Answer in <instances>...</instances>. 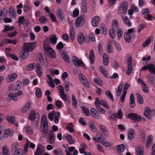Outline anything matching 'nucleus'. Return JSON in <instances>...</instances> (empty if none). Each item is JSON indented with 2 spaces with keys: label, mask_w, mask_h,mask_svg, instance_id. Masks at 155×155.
Instances as JSON below:
<instances>
[{
  "label": "nucleus",
  "mask_w": 155,
  "mask_h": 155,
  "mask_svg": "<svg viewBox=\"0 0 155 155\" xmlns=\"http://www.w3.org/2000/svg\"><path fill=\"white\" fill-rule=\"evenodd\" d=\"M41 131L44 134H47L49 130L48 122L45 116H43L41 118Z\"/></svg>",
  "instance_id": "f257e3e1"
},
{
  "label": "nucleus",
  "mask_w": 155,
  "mask_h": 155,
  "mask_svg": "<svg viewBox=\"0 0 155 155\" xmlns=\"http://www.w3.org/2000/svg\"><path fill=\"white\" fill-rule=\"evenodd\" d=\"M128 6V4L127 2H123L118 8L117 12L119 14H125L127 10Z\"/></svg>",
  "instance_id": "f03ea898"
},
{
  "label": "nucleus",
  "mask_w": 155,
  "mask_h": 155,
  "mask_svg": "<svg viewBox=\"0 0 155 155\" xmlns=\"http://www.w3.org/2000/svg\"><path fill=\"white\" fill-rule=\"evenodd\" d=\"M71 61L72 63L76 67H79V66L84 67V68L86 69L85 67H84V64L81 60L79 59L76 56H74L72 57Z\"/></svg>",
  "instance_id": "7ed1b4c3"
},
{
  "label": "nucleus",
  "mask_w": 155,
  "mask_h": 155,
  "mask_svg": "<svg viewBox=\"0 0 155 155\" xmlns=\"http://www.w3.org/2000/svg\"><path fill=\"white\" fill-rule=\"evenodd\" d=\"M35 46V43H27L24 44L22 51L27 52L31 51Z\"/></svg>",
  "instance_id": "20e7f679"
},
{
  "label": "nucleus",
  "mask_w": 155,
  "mask_h": 155,
  "mask_svg": "<svg viewBox=\"0 0 155 155\" xmlns=\"http://www.w3.org/2000/svg\"><path fill=\"white\" fill-rule=\"evenodd\" d=\"M141 70L143 71L148 70L150 73L155 74V67L153 64H150L144 66L141 68Z\"/></svg>",
  "instance_id": "39448f33"
},
{
  "label": "nucleus",
  "mask_w": 155,
  "mask_h": 155,
  "mask_svg": "<svg viewBox=\"0 0 155 155\" xmlns=\"http://www.w3.org/2000/svg\"><path fill=\"white\" fill-rule=\"evenodd\" d=\"M128 117L129 118L134 120L135 122L140 121L142 119L140 116L134 113L129 114L128 115Z\"/></svg>",
  "instance_id": "423d86ee"
},
{
  "label": "nucleus",
  "mask_w": 155,
  "mask_h": 155,
  "mask_svg": "<svg viewBox=\"0 0 155 155\" xmlns=\"http://www.w3.org/2000/svg\"><path fill=\"white\" fill-rule=\"evenodd\" d=\"M145 116L149 119H151V117L155 115V112L154 110H152L149 108H146L144 112Z\"/></svg>",
  "instance_id": "0eeeda50"
},
{
  "label": "nucleus",
  "mask_w": 155,
  "mask_h": 155,
  "mask_svg": "<svg viewBox=\"0 0 155 155\" xmlns=\"http://www.w3.org/2000/svg\"><path fill=\"white\" fill-rule=\"evenodd\" d=\"M38 117V120H39V114L38 113L36 112L35 110H32L30 114L29 119L31 120H37V118Z\"/></svg>",
  "instance_id": "6e6552de"
},
{
  "label": "nucleus",
  "mask_w": 155,
  "mask_h": 155,
  "mask_svg": "<svg viewBox=\"0 0 155 155\" xmlns=\"http://www.w3.org/2000/svg\"><path fill=\"white\" fill-rule=\"evenodd\" d=\"M44 50L45 51L47 54L51 57L55 58V53L53 49L50 47L48 46L47 47H44Z\"/></svg>",
  "instance_id": "1a4fd4ad"
},
{
  "label": "nucleus",
  "mask_w": 155,
  "mask_h": 155,
  "mask_svg": "<svg viewBox=\"0 0 155 155\" xmlns=\"http://www.w3.org/2000/svg\"><path fill=\"white\" fill-rule=\"evenodd\" d=\"M45 151V147L41 145L38 146L35 155H43Z\"/></svg>",
  "instance_id": "9d476101"
},
{
  "label": "nucleus",
  "mask_w": 155,
  "mask_h": 155,
  "mask_svg": "<svg viewBox=\"0 0 155 155\" xmlns=\"http://www.w3.org/2000/svg\"><path fill=\"white\" fill-rule=\"evenodd\" d=\"M98 133H99V135L100 134V137H98L97 138L98 140L106 147L110 146V143L108 142H106L104 140V137H103L102 134L100 132Z\"/></svg>",
  "instance_id": "9b49d317"
},
{
  "label": "nucleus",
  "mask_w": 155,
  "mask_h": 155,
  "mask_svg": "<svg viewBox=\"0 0 155 155\" xmlns=\"http://www.w3.org/2000/svg\"><path fill=\"white\" fill-rule=\"evenodd\" d=\"M79 77L81 83L85 86L87 88H89L90 86L85 76L83 74H80L79 75Z\"/></svg>",
  "instance_id": "f8f14e48"
},
{
  "label": "nucleus",
  "mask_w": 155,
  "mask_h": 155,
  "mask_svg": "<svg viewBox=\"0 0 155 155\" xmlns=\"http://www.w3.org/2000/svg\"><path fill=\"white\" fill-rule=\"evenodd\" d=\"M55 137L53 132L52 130L50 131L49 133L48 136V142L50 144H53L54 141Z\"/></svg>",
  "instance_id": "ddd939ff"
},
{
  "label": "nucleus",
  "mask_w": 155,
  "mask_h": 155,
  "mask_svg": "<svg viewBox=\"0 0 155 155\" xmlns=\"http://www.w3.org/2000/svg\"><path fill=\"white\" fill-rule=\"evenodd\" d=\"M77 38L80 44L82 45L84 43L85 40V37L82 33L80 32L78 33Z\"/></svg>",
  "instance_id": "4468645a"
},
{
  "label": "nucleus",
  "mask_w": 155,
  "mask_h": 155,
  "mask_svg": "<svg viewBox=\"0 0 155 155\" xmlns=\"http://www.w3.org/2000/svg\"><path fill=\"white\" fill-rule=\"evenodd\" d=\"M18 77L17 74L14 73L8 76L6 78V81L9 83L11 82L15 81Z\"/></svg>",
  "instance_id": "2eb2a0df"
},
{
  "label": "nucleus",
  "mask_w": 155,
  "mask_h": 155,
  "mask_svg": "<svg viewBox=\"0 0 155 155\" xmlns=\"http://www.w3.org/2000/svg\"><path fill=\"white\" fill-rule=\"evenodd\" d=\"M57 15L58 19L60 21H62L64 19V16L63 12L61 9L57 10Z\"/></svg>",
  "instance_id": "dca6fc26"
},
{
  "label": "nucleus",
  "mask_w": 155,
  "mask_h": 155,
  "mask_svg": "<svg viewBox=\"0 0 155 155\" xmlns=\"http://www.w3.org/2000/svg\"><path fill=\"white\" fill-rule=\"evenodd\" d=\"M100 21V18L98 16L94 17L91 20L92 25L94 27H96L98 25Z\"/></svg>",
  "instance_id": "f3484780"
},
{
  "label": "nucleus",
  "mask_w": 155,
  "mask_h": 155,
  "mask_svg": "<svg viewBox=\"0 0 155 155\" xmlns=\"http://www.w3.org/2000/svg\"><path fill=\"white\" fill-rule=\"evenodd\" d=\"M130 102L129 105L131 108H133L135 107V102L134 101V94L132 93L130 97Z\"/></svg>",
  "instance_id": "a211bd4d"
},
{
  "label": "nucleus",
  "mask_w": 155,
  "mask_h": 155,
  "mask_svg": "<svg viewBox=\"0 0 155 155\" xmlns=\"http://www.w3.org/2000/svg\"><path fill=\"white\" fill-rule=\"evenodd\" d=\"M121 17L123 21L125 24L129 27H130L132 25V23L130 22V20L126 16L123 15H122Z\"/></svg>",
  "instance_id": "6ab92c4d"
},
{
  "label": "nucleus",
  "mask_w": 155,
  "mask_h": 155,
  "mask_svg": "<svg viewBox=\"0 0 155 155\" xmlns=\"http://www.w3.org/2000/svg\"><path fill=\"white\" fill-rule=\"evenodd\" d=\"M61 56L62 57L63 59L67 63H69L70 61L68 58V55L66 52H64L63 51H61L60 52Z\"/></svg>",
  "instance_id": "aec40b11"
},
{
  "label": "nucleus",
  "mask_w": 155,
  "mask_h": 155,
  "mask_svg": "<svg viewBox=\"0 0 155 155\" xmlns=\"http://www.w3.org/2000/svg\"><path fill=\"white\" fill-rule=\"evenodd\" d=\"M87 2L85 0H83L82 2L81 9V11L84 14L87 12V9L86 6Z\"/></svg>",
  "instance_id": "412c9836"
},
{
  "label": "nucleus",
  "mask_w": 155,
  "mask_h": 155,
  "mask_svg": "<svg viewBox=\"0 0 155 155\" xmlns=\"http://www.w3.org/2000/svg\"><path fill=\"white\" fill-rule=\"evenodd\" d=\"M57 38L55 35H51L49 37V40L50 42L53 45L56 44Z\"/></svg>",
  "instance_id": "4be33fe9"
},
{
  "label": "nucleus",
  "mask_w": 155,
  "mask_h": 155,
  "mask_svg": "<svg viewBox=\"0 0 155 155\" xmlns=\"http://www.w3.org/2000/svg\"><path fill=\"white\" fill-rule=\"evenodd\" d=\"M135 131L133 129L131 130L128 133V138L129 140H132L135 137Z\"/></svg>",
  "instance_id": "5701e85b"
},
{
  "label": "nucleus",
  "mask_w": 155,
  "mask_h": 155,
  "mask_svg": "<svg viewBox=\"0 0 155 155\" xmlns=\"http://www.w3.org/2000/svg\"><path fill=\"white\" fill-rule=\"evenodd\" d=\"M75 35L74 28L73 27H71L69 31V36L71 39L72 41L74 40Z\"/></svg>",
  "instance_id": "b1692460"
},
{
  "label": "nucleus",
  "mask_w": 155,
  "mask_h": 155,
  "mask_svg": "<svg viewBox=\"0 0 155 155\" xmlns=\"http://www.w3.org/2000/svg\"><path fill=\"white\" fill-rule=\"evenodd\" d=\"M9 13L10 17L13 18H15L16 17V13L14 8L11 7L9 8Z\"/></svg>",
  "instance_id": "393cba45"
},
{
  "label": "nucleus",
  "mask_w": 155,
  "mask_h": 155,
  "mask_svg": "<svg viewBox=\"0 0 155 155\" xmlns=\"http://www.w3.org/2000/svg\"><path fill=\"white\" fill-rule=\"evenodd\" d=\"M91 115L94 117L98 119L100 118V115L96 111L95 109L94 108H92L91 110Z\"/></svg>",
  "instance_id": "a878e982"
},
{
  "label": "nucleus",
  "mask_w": 155,
  "mask_h": 155,
  "mask_svg": "<svg viewBox=\"0 0 155 155\" xmlns=\"http://www.w3.org/2000/svg\"><path fill=\"white\" fill-rule=\"evenodd\" d=\"M144 150L143 147L138 146L136 149L137 155H143Z\"/></svg>",
  "instance_id": "bb28decb"
},
{
  "label": "nucleus",
  "mask_w": 155,
  "mask_h": 155,
  "mask_svg": "<svg viewBox=\"0 0 155 155\" xmlns=\"http://www.w3.org/2000/svg\"><path fill=\"white\" fill-rule=\"evenodd\" d=\"M147 81L150 84L153 85L154 83V77L153 76L151 75H149L147 77Z\"/></svg>",
  "instance_id": "cd10ccee"
},
{
  "label": "nucleus",
  "mask_w": 155,
  "mask_h": 155,
  "mask_svg": "<svg viewBox=\"0 0 155 155\" xmlns=\"http://www.w3.org/2000/svg\"><path fill=\"white\" fill-rule=\"evenodd\" d=\"M36 72L38 76L41 77L42 75V69L39 64L37 65Z\"/></svg>",
  "instance_id": "c85d7f7f"
},
{
  "label": "nucleus",
  "mask_w": 155,
  "mask_h": 155,
  "mask_svg": "<svg viewBox=\"0 0 155 155\" xmlns=\"http://www.w3.org/2000/svg\"><path fill=\"white\" fill-rule=\"evenodd\" d=\"M39 21L41 24H45L48 21V19L45 16L41 15L39 18Z\"/></svg>",
  "instance_id": "c756f323"
},
{
  "label": "nucleus",
  "mask_w": 155,
  "mask_h": 155,
  "mask_svg": "<svg viewBox=\"0 0 155 155\" xmlns=\"http://www.w3.org/2000/svg\"><path fill=\"white\" fill-rule=\"evenodd\" d=\"M123 87V84L121 83L119 86L116 91V95L118 97L120 96Z\"/></svg>",
  "instance_id": "7c9ffc66"
},
{
  "label": "nucleus",
  "mask_w": 155,
  "mask_h": 155,
  "mask_svg": "<svg viewBox=\"0 0 155 155\" xmlns=\"http://www.w3.org/2000/svg\"><path fill=\"white\" fill-rule=\"evenodd\" d=\"M148 140L146 141V147L147 148L149 147L150 146L151 143L153 140V136L151 135H149L148 136Z\"/></svg>",
  "instance_id": "2f4dec72"
},
{
  "label": "nucleus",
  "mask_w": 155,
  "mask_h": 155,
  "mask_svg": "<svg viewBox=\"0 0 155 155\" xmlns=\"http://www.w3.org/2000/svg\"><path fill=\"white\" fill-rule=\"evenodd\" d=\"M82 17L81 16H79L76 19L75 21V26L77 27H79L82 21Z\"/></svg>",
  "instance_id": "473e14b6"
},
{
  "label": "nucleus",
  "mask_w": 155,
  "mask_h": 155,
  "mask_svg": "<svg viewBox=\"0 0 155 155\" xmlns=\"http://www.w3.org/2000/svg\"><path fill=\"white\" fill-rule=\"evenodd\" d=\"M5 28L3 30V32L6 33L9 31H10L15 29L13 26L10 27L9 25H5Z\"/></svg>",
  "instance_id": "72a5a7b5"
},
{
  "label": "nucleus",
  "mask_w": 155,
  "mask_h": 155,
  "mask_svg": "<svg viewBox=\"0 0 155 155\" xmlns=\"http://www.w3.org/2000/svg\"><path fill=\"white\" fill-rule=\"evenodd\" d=\"M89 127L92 131L95 132L97 131V128L94 125V122L92 121H91L89 123Z\"/></svg>",
  "instance_id": "f704fd0d"
},
{
  "label": "nucleus",
  "mask_w": 155,
  "mask_h": 155,
  "mask_svg": "<svg viewBox=\"0 0 155 155\" xmlns=\"http://www.w3.org/2000/svg\"><path fill=\"white\" fill-rule=\"evenodd\" d=\"M30 103L29 102H27L21 110L22 113H24L27 111L29 109Z\"/></svg>",
  "instance_id": "c9c22d12"
},
{
  "label": "nucleus",
  "mask_w": 155,
  "mask_h": 155,
  "mask_svg": "<svg viewBox=\"0 0 155 155\" xmlns=\"http://www.w3.org/2000/svg\"><path fill=\"white\" fill-rule=\"evenodd\" d=\"M108 56L106 54L104 53L103 56V63L105 65H108L109 63V61L108 59Z\"/></svg>",
  "instance_id": "e433bc0d"
},
{
  "label": "nucleus",
  "mask_w": 155,
  "mask_h": 155,
  "mask_svg": "<svg viewBox=\"0 0 155 155\" xmlns=\"http://www.w3.org/2000/svg\"><path fill=\"white\" fill-rule=\"evenodd\" d=\"M90 59L91 62V64L94 61V55L93 50H91L90 51Z\"/></svg>",
  "instance_id": "4c0bfd02"
},
{
  "label": "nucleus",
  "mask_w": 155,
  "mask_h": 155,
  "mask_svg": "<svg viewBox=\"0 0 155 155\" xmlns=\"http://www.w3.org/2000/svg\"><path fill=\"white\" fill-rule=\"evenodd\" d=\"M124 38L126 42L129 43L130 42L131 38L130 35L128 34L127 33L125 32L124 34Z\"/></svg>",
  "instance_id": "58836bf2"
},
{
  "label": "nucleus",
  "mask_w": 155,
  "mask_h": 155,
  "mask_svg": "<svg viewBox=\"0 0 155 155\" xmlns=\"http://www.w3.org/2000/svg\"><path fill=\"white\" fill-rule=\"evenodd\" d=\"M109 33L110 37L113 39L116 36V31L115 30V29L111 28L109 31Z\"/></svg>",
  "instance_id": "ea45409f"
},
{
  "label": "nucleus",
  "mask_w": 155,
  "mask_h": 155,
  "mask_svg": "<svg viewBox=\"0 0 155 155\" xmlns=\"http://www.w3.org/2000/svg\"><path fill=\"white\" fill-rule=\"evenodd\" d=\"M114 116L118 119H121L122 117L121 110V109H119L117 113H114Z\"/></svg>",
  "instance_id": "a19ab883"
},
{
  "label": "nucleus",
  "mask_w": 155,
  "mask_h": 155,
  "mask_svg": "<svg viewBox=\"0 0 155 155\" xmlns=\"http://www.w3.org/2000/svg\"><path fill=\"white\" fill-rule=\"evenodd\" d=\"M21 82L20 81H17L15 86V87H16V88H14L13 89V91H16L18 89H20L21 87Z\"/></svg>",
  "instance_id": "79ce46f5"
},
{
  "label": "nucleus",
  "mask_w": 155,
  "mask_h": 155,
  "mask_svg": "<svg viewBox=\"0 0 155 155\" xmlns=\"http://www.w3.org/2000/svg\"><path fill=\"white\" fill-rule=\"evenodd\" d=\"M37 60L38 62V64H42L43 62V57L41 53L38 54L37 56Z\"/></svg>",
  "instance_id": "37998d69"
},
{
  "label": "nucleus",
  "mask_w": 155,
  "mask_h": 155,
  "mask_svg": "<svg viewBox=\"0 0 155 155\" xmlns=\"http://www.w3.org/2000/svg\"><path fill=\"white\" fill-rule=\"evenodd\" d=\"M81 109L83 113L86 116H89L90 115L89 110L87 108L84 106H82Z\"/></svg>",
  "instance_id": "c03bdc74"
},
{
  "label": "nucleus",
  "mask_w": 155,
  "mask_h": 155,
  "mask_svg": "<svg viewBox=\"0 0 155 155\" xmlns=\"http://www.w3.org/2000/svg\"><path fill=\"white\" fill-rule=\"evenodd\" d=\"M72 105L75 108H76L77 104V101L75 97L73 94L72 95Z\"/></svg>",
  "instance_id": "a18cd8bd"
},
{
  "label": "nucleus",
  "mask_w": 155,
  "mask_h": 155,
  "mask_svg": "<svg viewBox=\"0 0 155 155\" xmlns=\"http://www.w3.org/2000/svg\"><path fill=\"white\" fill-rule=\"evenodd\" d=\"M66 140L70 144H73L74 143V140L73 139L72 136L70 134H68L66 137Z\"/></svg>",
  "instance_id": "49530a36"
},
{
  "label": "nucleus",
  "mask_w": 155,
  "mask_h": 155,
  "mask_svg": "<svg viewBox=\"0 0 155 155\" xmlns=\"http://www.w3.org/2000/svg\"><path fill=\"white\" fill-rule=\"evenodd\" d=\"M3 155H10L9 151L8 148L4 147L2 149Z\"/></svg>",
  "instance_id": "de8ad7c7"
},
{
  "label": "nucleus",
  "mask_w": 155,
  "mask_h": 155,
  "mask_svg": "<svg viewBox=\"0 0 155 155\" xmlns=\"http://www.w3.org/2000/svg\"><path fill=\"white\" fill-rule=\"evenodd\" d=\"M27 51H23L21 52L20 54L21 58L23 60H25L27 58L28 56V53Z\"/></svg>",
  "instance_id": "09e8293b"
},
{
  "label": "nucleus",
  "mask_w": 155,
  "mask_h": 155,
  "mask_svg": "<svg viewBox=\"0 0 155 155\" xmlns=\"http://www.w3.org/2000/svg\"><path fill=\"white\" fill-rule=\"evenodd\" d=\"M7 120L9 123L13 124L15 120V117L13 116H9L7 118Z\"/></svg>",
  "instance_id": "8fccbe9b"
},
{
  "label": "nucleus",
  "mask_w": 155,
  "mask_h": 155,
  "mask_svg": "<svg viewBox=\"0 0 155 155\" xmlns=\"http://www.w3.org/2000/svg\"><path fill=\"white\" fill-rule=\"evenodd\" d=\"M8 96L9 97L11 98L13 100L17 101L18 100L17 97L15 93L14 94L12 93H10L9 94Z\"/></svg>",
  "instance_id": "3c124183"
},
{
  "label": "nucleus",
  "mask_w": 155,
  "mask_h": 155,
  "mask_svg": "<svg viewBox=\"0 0 155 155\" xmlns=\"http://www.w3.org/2000/svg\"><path fill=\"white\" fill-rule=\"evenodd\" d=\"M118 150L119 152H123L124 150L125 147L124 144H120L118 146Z\"/></svg>",
  "instance_id": "603ef678"
},
{
  "label": "nucleus",
  "mask_w": 155,
  "mask_h": 155,
  "mask_svg": "<svg viewBox=\"0 0 155 155\" xmlns=\"http://www.w3.org/2000/svg\"><path fill=\"white\" fill-rule=\"evenodd\" d=\"M7 12V10L6 8H4L0 11V16L5 17L6 15Z\"/></svg>",
  "instance_id": "864d4df0"
},
{
  "label": "nucleus",
  "mask_w": 155,
  "mask_h": 155,
  "mask_svg": "<svg viewBox=\"0 0 155 155\" xmlns=\"http://www.w3.org/2000/svg\"><path fill=\"white\" fill-rule=\"evenodd\" d=\"M101 105L103 106L104 107L106 108H107V109H109L110 108V107L107 102L104 100H101Z\"/></svg>",
  "instance_id": "5fc2aeb1"
},
{
  "label": "nucleus",
  "mask_w": 155,
  "mask_h": 155,
  "mask_svg": "<svg viewBox=\"0 0 155 155\" xmlns=\"http://www.w3.org/2000/svg\"><path fill=\"white\" fill-rule=\"evenodd\" d=\"M39 120H38V117L37 118V120H33L32 121V123L33 127L36 128L38 124Z\"/></svg>",
  "instance_id": "6e6d98bb"
},
{
  "label": "nucleus",
  "mask_w": 155,
  "mask_h": 155,
  "mask_svg": "<svg viewBox=\"0 0 155 155\" xmlns=\"http://www.w3.org/2000/svg\"><path fill=\"white\" fill-rule=\"evenodd\" d=\"M26 132L30 134H32L33 133V131L32 128L30 126H28L25 129Z\"/></svg>",
  "instance_id": "4d7b16f0"
},
{
  "label": "nucleus",
  "mask_w": 155,
  "mask_h": 155,
  "mask_svg": "<svg viewBox=\"0 0 155 155\" xmlns=\"http://www.w3.org/2000/svg\"><path fill=\"white\" fill-rule=\"evenodd\" d=\"M107 51L108 53H113L114 49L113 46L110 44H108L107 45Z\"/></svg>",
  "instance_id": "13d9d810"
},
{
  "label": "nucleus",
  "mask_w": 155,
  "mask_h": 155,
  "mask_svg": "<svg viewBox=\"0 0 155 155\" xmlns=\"http://www.w3.org/2000/svg\"><path fill=\"white\" fill-rule=\"evenodd\" d=\"M105 94L108 97L110 98L113 101H114L113 95L110 91H106L105 92Z\"/></svg>",
  "instance_id": "bf43d9fd"
},
{
  "label": "nucleus",
  "mask_w": 155,
  "mask_h": 155,
  "mask_svg": "<svg viewBox=\"0 0 155 155\" xmlns=\"http://www.w3.org/2000/svg\"><path fill=\"white\" fill-rule=\"evenodd\" d=\"M105 94L108 97L110 98L113 101H114L113 95L110 91H106L105 92Z\"/></svg>",
  "instance_id": "052dcab7"
},
{
  "label": "nucleus",
  "mask_w": 155,
  "mask_h": 155,
  "mask_svg": "<svg viewBox=\"0 0 155 155\" xmlns=\"http://www.w3.org/2000/svg\"><path fill=\"white\" fill-rule=\"evenodd\" d=\"M105 94L108 97L110 98L113 101H114L113 95L110 91H106L105 92Z\"/></svg>",
  "instance_id": "680f3d73"
},
{
  "label": "nucleus",
  "mask_w": 155,
  "mask_h": 155,
  "mask_svg": "<svg viewBox=\"0 0 155 155\" xmlns=\"http://www.w3.org/2000/svg\"><path fill=\"white\" fill-rule=\"evenodd\" d=\"M119 27V23L117 21L114 20L112 23V28L115 29Z\"/></svg>",
  "instance_id": "e2e57ef3"
},
{
  "label": "nucleus",
  "mask_w": 155,
  "mask_h": 155,
  "mask_svg": "<svg viewBox=\"0 0 155 155\" xmlns=\"http://www.w3.org/2000/svg\"><path fill=\"white\" fill-rule=\"evenodd\" d=\"M6 55L8 57L11 58L13 59L14 60L17 61L18 60V58L14 54H11L10 53H8L6 54Z\"/></svg>",
  "instance_id": "0e129e2a"
},
{
  "label": "nucleus",
  "mask_w": 155,
  "mask_h": 155,
  "mask_svg": "<svg viewBox=\"0 0 155 155\" xmlns=\"http://www.w3.org/2000/svg\"><path fill=\"white\" fill-rule=\"evenodd\" d=\"M22 150L21 149H19L15 151L14 155H22Z\"/></svg>",
  "instance_id": "69168bd1"
},
{
  "label": "nucleus",
  "mask_w": 155,
  "mask_h": 155,
  "mask_svg": "<svg viewBox=\"0 0 155 155\" xmlns=\"http://www.w3.org/2000/svg\"><path fill=\"white\" fill-rule=\"evenodd\" d=\"M94 82L97 84L100 85V86H102L103 85V83L101 80L99 78H97L95 79L94 80Z\"/></svg>",
  "instance_id": "338daca9"
},
{
  "label": "nucleus",
  "mask_w": 155,
  "mask_h": 155,
  "mask_svg": "<svg viewBox=\"0 0 155 155\" xmlns=\"http://www.w3.org/2000/svg\"><path fill=\"white\" fill-rule=\"evenodd\" d=\"M36 96L38 98H40L41 96V91L40 88H37L35 92Z\"/></svg>",
  "instance_id": "774afa93"
}]
</instances>
